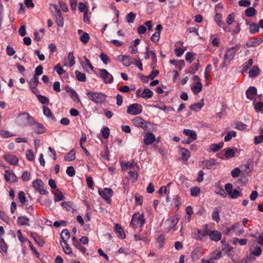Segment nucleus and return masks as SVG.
Segmentation results:
<instances>
[{
	"label": "nucleus",
	"mask_w": 263,
	"mask_h": 263,
	"mask_svg": "<svg viewBox=\"0 0 263 263\" xmlns=\"http://www.w3.org/2000/svg\"><path fill=\"white\" fill-rule=\"evenodd\" d=\"M180 153L182 156V159L183 160H187L190 157V152L185 148H181Z\"/></svg>",
	"instance_id": "32"
},
{
	"label": "nucleus",
	"mask_w": 263,
	"mask_h": 263,
	"mask_svg": "<svg viewBox=\"0 0 263 263\" xmlns=\"http://www.w3.org/2000/svg\"><path fill=\"white\" fill-rule=\"evenodd\" d=\"M222 257V254L220 251H217L216 252H214L212 254V256H211L212 260H217Z\"/></svg>",
	"instance_id": "63"
},
{
	"label": "nucleus",
	"mask_w": 263,
	"mask_h": 263,
	"mask_svg": "<svg viewBox=\"0 0 263 263\" xmlns=\"http://www.w3.org/2000/svg\"><path fill=\"white\" fill-rule=\"evenodd\" d=\"M257 95V89L254 86H250L246 90V95L247 99L252 101Z\"/></svg>",
	"instance_id": "16"
},
{
	"label": "nucleus",
	"mask_w": 263,
	"mask_h": 263,
	"mask_svg": "<svg viewBox=\"0 0 263 263\" xmlns=\"http://www.w3.org/2000/svg\"><path fill=\"white\" fill-rule=\"evenodd\" d=\"M0 135L5 138L10 137L13 136L9 131L2 130L0 131Z\"/></svg>",
	"instance_id": "62"
},
{
	"label": "nucleus",
	"mask_w": 263,
	"mask_h": 263,
	"mask_svg": "<svg viewBox=\"0 0 263 263\" xmlns=\"http://www.w3.org/2000/svg\"><path fill=\"white\" fill-rule=\"evenodd\" d=\"M76 152L74 149L71 150L68 154L64 157L65 161H71L74 160L76 158Z\"/></svg>",
	"instance_id": "34"
},
{
	"label": "nucleus",
	"mask_w": 263,
	"mask_h": 263,
	"mask_svg": "<svg viewBox=\"0 0 263 263\" xmlns=\"http://www.w3.org/2000/svg\"><path fill=\"white\" fill-rule=\"evenodd\" d=\"M98 192L100 195L107 202L110 201V197L113 195V191L111 189L105 188L103 190L99 189Z\"/></svg>",
	"instance_id": "8"
},
{
	"label": "nucleus",
	"mask_w": 263,
	"mask_h": 263,
	"mask_svg": "<svg viewBox=\"0 0 263 263\" xmlns=\"http://www.w3.org/2000/svg\"><path fill=\"white\" fill-rule=\"evenodd\" d=\"M153 96V92L149 88L144 89L141 97L145 99L151 98Z\"/></svg>",
	"instance_id": "27"
},
{
	"label": "nucleus",
	"mask_w": 263,
	"mask_h": 263,
	"mask_svg": "<svg viewBox=\"0 0 263 263\" xmlns=\"http://www.w3.org/2000/svg\"><path fill=\"white\" fill-rule=\"evenodd\" d=\"M89 39L90 37L89 34L87 32H83L81 36L80 40L83 44H85L88 42Z\"/></svg>",
	"instance_id": "43"
},
{
	"label": "nucleus",
	"mask_w": 263,
	"mask_h": 263,
	"mask_svg": "<svg viewBox=\"0 0 263 263\" xmlns=\"http://www.w3.org/2000/svg\"><path fill=\"white\" fill-rule=\"evenodd\" d=\"M241 196V194L240 192L236 189H234L232 190L231 194L229 195L230 197L233 199H235L237 198L239 196Z\"/></svg>",
	"instance_id": "57"
},
{
	"label": "nucleus",
	"mask_w": 263,
	"mask_h": 263,
	"mask_svg": "<svg viewBox=\"0 0 263 263\" xmlns=\"http://www.w3.org/2000/svg\"><path fill=\"white\" fill-rule=\"evenodd\" d=\"M70 96L74 101H77V102L79 103L81 102L79 97L74 90H73L70 92Z\"/></svg>",
	"instance_id": "50"
},
{
	"label": "nucleus",
	"mask_w": 263,
	"mask_h": 263,
	"mask_svg": "<svg viewBox=\"0 0 263 263\" xmlns=\"http://www.w3.org/2000/svg\"><path fill=\"white\" fill-rule=\"evenodd\" d=\"M66 174L69 177H72L75 174V170L73 166H68L66 169Z\"/></svg>",
	"instance_id": "60"
},
{
	"label": "nucleus",
	"mask_w": 263,
	"mask_h": 263,
	"mask_svg": "<svg viewBox=\"0 0 263 263\" xmlns=\"http://www.w3.org/2000/svg\"><path fill=\"white\" fill-rule=\"evenodd\" d=\"M254 108L257 111H262L263 110V103L261 102L256 103L255 104Z\"/></svg>",
	"instance_id": "64"
},
{
	"label": "nucleus",
	"mask_w": 263,
	"mask_h": 263,
	"mask_svg": "<svg viewBox=\"0 0 263 263\" xmlns=\"http://www.w3.org/2000/svg\"><path fill=\"white\" fill-rule=\"evenodd\" d=\"M118 60L126 67L129 66L132 63V59L129 57L125 55H119Z\"/></svg>",
	"instance_id": "17"
},
{
	"label": "nucleus",
	"mask_w": 263,
	"mask_h": 263,
	"mask_svg": "<svg viewBox=\"0 0 263 263\" xmlns=\"http://www.w3.org/2000/svg\"><path fill=\"white\" fill-rule=\"evenodd\" d=\"M39 83V78L36 77H33L32 79H31L29 83V87L31 89H34L36 88L37 85Z\"/></svg>",
	"instance_id": "33"
},
{
	"label": "nucleus",
	"mask_w": 263,
	"mask_h": 263,
	"mask_svg": "<svg viewBox=\"0 0 263 263\" xmlns=\"http://www.w3.org/2000/svg\"><path fill=\"white\" fill-rule=\"evenodd\" d=\"M136 18V14L134 12H130L126 15V19L128 23H133L134 20Z\"/></svg>",
	"instance_id": "49"
},
{
	"label": "nucleus",
	"mask_w": 263,
	"mask_h": 263,
	"mask_svg": "<svg viewBox=\"0 0 263 263\" xmlns=\"http://www.w3.org/2000/svg\"><path fill=\"white\" fill-rule=\"evenodd\" d=\"M75 75L78 80L80 82H85L86 80V76L84 73L81 72L78 70L75 71Z\"/></svg>",
	"instance_id": "37"
},
{
	"label": "nucleus",
	"mask_w": 263,
	"mask_h": 263,
	"mask_svg": "<svg viewBox=\"0 0 263 263\" xmlns=\"http://www.w3.org/2000/svg\"><path fill=\"white\" fill-rule=\"evenodd\" d=\"M68 59L69 60V66L71 67L75 64L74 57L73 53L72 52H70L68 55Z\"/></svg>",
	"instance_id": "52"
},
{
	"label": "nucleus",
	"mask_w": 263,
	"mask_h": 263,
	"mask_svg": "<svg viewBox=\"0 0 263 263\" xmlns=\"http://www.w3.org/2000/svg\"><path fill=\"white\" fill-rule=\"evenodd\" d=\"M223 142H221L218 144H212L210 146V150L211 152H216L223 147Z\"/></svg>",
	"instance_id": "28"
},
{
	"label": "nucleus",
	"mask_w": 263,
	"mask_h": 263,
	"mask_svg": "<svg viewBox=\"0 0 263 263\" xmlns=\"http://www.w3.org/2000/svg\"><path fill=\"white\" fill-rule=\"evenodd\" d=\"M160 34L159 32H155L151 36V40L154 42H157L159 40Z\"/></svg>",
	"instance_id": "61"
},
{
	"label": "nucleus",
	"mask_w": 263,
	"mask_h": 263,
	"mask_svg": "<svg viewBox=\"0 0 263 263\" xmlns=\"http://www.w3.org/2000/svg\"><path fill=\"white\" fill-rule=\"evenodd\" d=\"M34 119V118L27 112L20 113L17 116L18 124L23 127L31 125Z\"/></svg>",
	"instance_id": "2"
},
{
	"label": "nucleus",
	"mask_w": 263,
	"mask_h": 263,
	"mask_svg": "<svg viewBox=\"0 0 263 263\" xmlns=\"http://www.w3.org/2000/svg\"><path fill=\"white\" fill-rule=\"evenodd\" d=\"M60 245L62 246L64 251L67 254L72 253L71 248L68 246L66 241H61Z\"/></svg>",
	"instance_id": "31"
},
{
	"label": "nucleus",
	"mask_w": 263,
	"mask_h": 263,
	"mask_svg": "<svg viewBox=\"0 0 263 263\" xmlns=\"http://www.w3.org/2000/svg\"><path fill=\"white\" fill-rule=\"evenodd\" d=\"M221 211V207L218 206L214 209L212 214V219L216 222H219L220 220L219 212Z\"/></svg>",
	"instance_id": "22"
},
{
	"label": "nucleus",
	"mask_w": 263,
	"mask_h": 263,
	"mask_svg": "<svg viewBox=\"0 0 263 263\" xmlns=\"http://www.w3.org/2000/svg\"><path fill=\"white\" fill-rule=\"evenodd\" d=\"M29 218L25 216H18L17 218V223L21 226H29Z\"/></svg>",
	"instance_id": "26"
},
{
	"label": "nucleus",
	"mask_w": 263,
	"mask_h": 263,
	"mask_svg": "<svg viewBox=\"0 0 263 263\" xmlns=\"http://www.w3.org/2000/svg\"><path fill=\"white\" fill-rule=\"evenodd\" d=\"M236 136V133L235 131L232 130L229 132L227 135L224 137V140L226 142L229 141L232 139V137H235Z\"/></svg>",
	"instance_id": "42"
},
{
	"label": "nucleus",
	"mask_w": 263,
	"mask_h": 263,
	"mask_svg": "<svg viewBox=\"0 0 263 263\" xmlns=\"http://www.w3.org/2000/svg\"><path fill=\"white\" fill-rule=\"evenodd\" d=\"M62 206L67 211H70L73 209V204L70 201L64 202L61 203Z\"/></svg>",
	"instance_id": "47"
},
{
	"label": "nucleus",
	"mask_w": 263,
	"mask_h": 263,
	"mask_svg": "<svg viewBox=\"0 0 263 263\" xmlns=\"http://www.w3.org/2000/svg\"><path fill=\"white\" fill-rule=\"evenodd\" d=\"M194 55V53L191 52H187L185 55V60L190 63H192L193 61Z\"/></svg>",
	"instance_id": "53"
},
{
	"label": "nucleus",
	"mask_w": 263,
	"mask_h": 263,
	"mask_svg": "<svg viewBox=\"0 0 263 263\" xmlns=\"http://www.w3.org/2000/svg\"><path fill=\"white\" fill-rule=\"evenodd\" d=\"M18 199L23 204H25V203L27 202V200L26 199V197L25 196V193L24 192H20L18 194Z\"/></svg>",
	"instance_id": "54"
},
{
	"label": "nucleus",
	"mask_w": 263,
	"mask_h": 263,
	"mask_svg": "<svg viewBox=\"0 0 263 263\" xmlns=\"http://www.w3.org/2000/svg\"><path fill=\"white\" fill-rule=\"evenodd\" d=\"M202 90V84L199 82L198 81L196 82L194 86L192 88V90L194 92L195 94H197L199 92H200Z\"/></svg>",
	"instance_id": "35"
},
{
	"label": "nucleus",
	"mask_w": 263,
	"mask_h": 263,
	"mask_svg": "<svg viewBox=\"0 0 263 263\" xmlns=\"http://www.w3.org/2000/svg\"><path fill=\"white\" fill-rule=\"evenodd\" d=\"M102 135L104 139L108 138L109 136V129L108 127H105L102 130Z\"/></svg>",
	"instance_id": "56"
},
{
	"label": "nucleus",
	"mask_w": 263,
	"mask_h": 263,
	"mask_svg": "<svg viewBox=\"0 0 263 263\" xmlns=\"http://www.w3.org/2000/svg\"><path fill=\"white\" fill-rule=\"evenodd\" d=\"M235 155L234 150L231 148H228L225 152V156L227 158H232Z\"/></svg>",
	"instance_id": "44"
},
{
	"label": "nucleus",
	"mask_w": 263,
	"mask_h": 263,
	"mask_svg": "<svg viewBox=\"0 0 263 263\" xmlns=\"http://www.w3.org/2000/svg\"><path fill=\"white\" fill-rule=\"evenodd\" d=\"M178 221V219L177 217H173L168 219L166 221V223L168 226V230L173 229L176 225Z\"/></svg>",
	"instance_id": "25"
},
{
	"label": "nucleus",
	"mask_w": 263,
	"mask_h": 263,
	"mask_svg": "<svg viewBox=\"0 0 263 263\" xmlns=\"http://www.w3.org/2000/svg\"><path fill=\"white\" fill-rule=\"evenodd\" d=\"M149 55L152 56V63L151 65V67L153 69H154L157 66V57L155 52L153 50H149V48L147 47L146 48V52L145 55V59L147 60L149 59Z\"/></svg>",
	"instance_id": "9"
},
{
	"label": "nucleus",
	"mask_w": 263,
	"mask_h": 263,
	"mask_svg": "<svg viewBox=\"0 0 263 263\" xmlns=\"http://www.w3.org/2000/svg\"><path fill=\"white\" fill-rule=\"evenodd\" d=\"M5 173V179L6 181H11L12 182H16L17 181V177L13 172L6 170Z\"/></svg>",
	"instance_id": "15"
},
{
	"label": "nucleus",
	"mask_w": 263,
	"mask_h": 263,
	"mask_svg": "<svg viewBox=\"0 0 263 263\" xmlns=\"http://www.w3.org/2000/svg\"><path fill=\"white\" fill-rule=\"evenodd\" d=\"M43 113L45 116L48 118H53L52 114L48 107L46 106H43Z\"/></svg>",
	"instance_id": "48"
},
{
	"label": "nucleus",
	"mask_w": 263,
	"mask_h": 263,
	"mask_svg": "<svg viewBox=\"0 0 263 263\" xmlns=\"http://www.w3.org/2000/svg\"><path fill=\"white\" fill-rule=\"evenodd\" d=\"M87 95L89 100L96 104H101L105 102L107 96L104 93L99 92H93L89 91Z\"/></svg>",
	"instance_id": "3"
},
{
	"label": "nucleus",
	"mask_w": 263,
	"mask_h": 263,
	"mask_svg": "<svg viewBox=\"0 0 263 263\" xmlns=\"http://www.w3.org/2000/svg\"><path fill=\"white\" fill-rule=\"evenodd\" d=\"M259 24L256 23H252L249 27V31L251 34H254L259 31Z\"/></svg>",
	"instance_id": "36"
},
{
	"label": "nucleus",
	"mask_w": 263,
	"mask_h": 263,
	"mask_svg": "<svg viewBox=\"0 0 263 263\" xmlns=\"http://www.w3.org/2000/svg\"><path fill=\"white\" fill-rule=\"evenodd\" d=\"M155 140L156 138L153 133L147 132L145 134L143 142L145 145L152 144Z\"/></svg>",
	"instance_id": "14"
},
{
	"label": "nucleus",
	"mask_w": 263,
	"mask_h": 263,
	"mask_svg": "<svg viewBox=\"0 0 263 263\" xmlns=\"http://www.w3.org/2000/svg\"><path fill=\"white\" fill-rule=\"evenodd\" d=\"M208 235H209L210 238L212 240H213L215 241H219L221 238V233L216 230H214L211 232H210V231L209 230V234Z\"/></svg>",
	"instance_id": "19"
},
{
	"label": "nucleus",
	"mask_w": 263,
	"mask_h": 263,
	"mask_svg": "<svg viewBox=\"0 0 263 263\" xmlns=\"http://www.w3.org/2000/svg\"><path fill=\"white\" fill-rule=\"evenodd\" d=\"M263 42V40L260 38H253L252 41H250L249 42L246 43V46L249 48L252 47H255Z\"/></svg>",
	"instance_id": "21"
},
{
	"label": "nucleus",
	"mask_w": 263,
	"mask_h": 263,
	"mask_svg": "<svg viewBox=\"0 0 263 263\" xmlns=\"http://www.w3.org/2000/svg\"><path fill=\"white\" fill-rule=\"evenodd\" d=\"M214 20L220 27H221L224 24V22L222 21V15L219 13H216L215 14Z\"/></svg>",
	"instance_id": "41"
},
{
	"label": "nucleus",
	"mask_w": 263,
	"mask_h": 263,
	"mask_svg": "<svg viewBox=\"0 0 263 263\" xmlns=\"http://www.w3.org/2000/svg\"><path fill=\"white\" fill-rule=\"evenodd\" d=\"M240 45H236L235 46L227 49L226 54L224 55V59L221 64V68L226 67L228 66L231 62L233 60L236 52L239 50Z\"/></svg>",
	"instance_id": "1"
},
{
	"label": "nucleus",
	"mask_w": 263,
	"mask_h": 263,
	"mask_svg": "<svg viewBox=\"0 0 263 263\" xmlns=\"http://www.w3.org/2000/svg\"><path fill=\"white\" fill-rule=\"evenodd\" d=\"M145 223V219L143 214L139 215L138 213L134 214L130 221V225L133 227L137 226L138 224L142 227Z\"/></svg>",
	"instance_id": "4"
},
{
	"label": "nucleus",
	"mask_w": 263,
	"mask_h": 263,
	"mask_svg": "<svg viewBox=\"0 0 263 263\" xmlns=\"http://www.w3.org/2000/svg\"><path fill=\"white\" fill-rule=\"evenodd\" d=\"M43 67L42 65L38 66L35 69V74L33 77H38L43 73Z\"/></svg>",
	"instance_id": "55"
},
{
	"label": "nucleus",
	"mask_w": 263,
	"mask_h": 263,
	"mask_svg": "<svg viewBox=\"0 0 263 263\" xmlns=\"http://www.w3.org/2000/svg\"><path fill=\"white\" fill-rule=\"evenodd\" d=\"M54 195V200L55 202L63 200L64 199V196L61 192L59 193L53 192Z\"/></svg>",
	"instance_id": "46"
},
{
	"label": "nucleus",
	"mask_w": 263,
	"mask_h": 263,
	"mask_svg": "<svg viewBox=\"0 0 263 263\" xmlns=\"http://www.w3.org/2000/svg\"><path fill=\"white\" fill-rule=\"evenodd\" d=\"M204 104L203 100H202L200 102L192 104L190 105V108L192 110L197 111L202 108Z\"/></svg>",
	"instance_id": "29"
},
{
	"label": "nucleus",
	"mask_w": 263,
	"mask_h": 263,
	"mask_svg": "<svg viewBox=\"0 0 263 263\" xmlns=\"http://www.w3.org/2000/svg\"><path fill=\"white\" fill-rule=\"evenodd\" d=\"M99 76L104 80V83L106 84H111L113 82V76L105 69L99 70Z\"/></svg>",
	"instance_id": "7"
},
{
	"label": "nucleus",
	"mask_w": 263,
	"mask_h": 263,
	"mask_svg": "<svg viewBox=\"0 0 263 263\" xmlns=\"http://www.w3.org/2000/svg\"><path fill=\"white\" fill-rule=\"evenodd\" d=\"M183 133L185 136H188L189 138L190 139L191 141H194L197 138L196 132L191 129H185L183 130Z\"/></svg>",
	"instance_id": "20"
},
{
	"label": "nucleus",
	"mask_w": 263,
	"mask_h": 263,
	"mask_svg": "<svg viewBox=\"0 0 263 263\" xmlns=\"http://www.w3.org/2000/svg\"><path fill=\"white\" fill-rule=\"evenodd\" d=\"M253 63V60L250 59L247 62L243 65L242 72H247L249 69L251 68Z\"/></svg>",
	"instance_id": "38"
},
{
	"label": "nucleus",
	"mask_w": 263,
	"mask_h": 263,
	"mask_svg": "<svg viewBox=\"0 0 263 263\" xmlns=\"http://www.w3.org/2000/svg\"><path fill=\"white\" fill-rule=\"evenodd\" d=\"M36 97L42 104H48L49 101L46 97L41 95H36Z\"/></svg>",
	"instance_id": "45"
},
{
	"label": "nucleus",
	"mask_w": 263,
	"mask_h": 263,
	"mask_svg": "<svg viewBox=\"0 0 263 263\" xmlns=\"http://www.w3.org/2000/svg\"><path fill=\"white\" fill-rule=\"evenodd\" d=\"M6 53L9 56H12L15 53V51L10 45H8L6 48Z\"/></svg>",
	"instance_id": "58"
},
{
	"label": "nucleus",
	"mask_w": 263,
	"mask_h": 263,
	"mask_svg": "<svg viewBox=\"0 0 263 263\" xmlns=\"http://www.w3.org/2000/svg\"><path fill=\"white\" fill-rule=\"evenodd\" d=\"M7 245L4 241V239L0 237V252L6 254L7 252Z\"/></svg>",
	"instance_id": "30"
},
{
	"label": "nucleus",
	"mask_w": 263,
	"mask_h": 263,
	"mask_svg": "<svg viewBox=\"0 0 263 263\" xmlns=\"http://www.w3.org/2000/svg\"><path fill=\"white\" fill-rule=\"evenodd\" d=\"M260 69L258 66L254 65L252 67L251 69L249 71V75L251 78H254L257 76L259 73Z\"/></svg>",
	"instance_id": "23"
},
{
	"label": "nucleus",
	"mask_w": 263,
	"mask_h": 263,
	"mask_svg": "<svg viewBox=\"0 0 263 263\" xmlns=\"http://www.w3.org/2000/svg\"><path fill=\"white\" fill-rule=\"evenodd\" d=\"M4 158L11 165H16L17 164L18 160L17 158L12 155H5Z\"/></svg>",
	"instance_id": "18"
},
{
	"label": "nucleus",
	"mask_w": 263,
	"mask_h": 263,
	"mask_svg": "<svg viewBox=\"0 0 263 263\" xmlns=\"http://www.w3.org/2000/svg\"><path fill=\"white\" fill-rule=\"evenodd\" d=\"M133 123L136 126L142 128L144 129H147L146 122L140 117H136L132 120Z\"/></svg>",
	"instance_id": "12"
},
{
	"label": "nucleus",
	"mask_w": 263,
	"mask_h": 263,
	"mask_svg": "<svg viewBox=\"0 0 263 263\" xmlns=\"http://www.w3.org/2000/svg\"><path fill=\"white\" fill-rule=\"evenodd\" d=\"M142 111V106L138 103H134L128 106L127 113L129 115L136 116Z\"/></svg>",
	"instance_id": "6"
},
{
	"label": "nucleus",
	"mask_w": 263,
	"mask_h": 263,
	"mask_svg": "<svg viewBox=\"0 0 263 263\" xmlns=\"http://www.w3.org/2000/svg\"><path fill=\"white\" fill-rule=\"evenodd\" d=\"M32 185L35 190L39 192L41 194H46V190L44 189V183L41 179H36L33 181Z\"/></svg>",
	"instance_id": "11"
},
{
	"label": "nucleus",
	"mask_w": 263,
	"mask_h": 263,
	"mask_svg": "<svg viewBox=\"0 0 263 263\" xmlns=\"http://www.w3.org/2000/svg\"><path fill=\"white\" fill-rule=\"evenodd\" d=\"M225 192H226L229 196L231 194L233 190V185L231 183H228L225 184L224 186Z\"/></svg>",
	"instance_id": "59"
},
{
	"label": "nucleus",
	"mask_w": 263,
	"mask_h": 263,
	"mask_svg": "<svg viewBox=\"0 0 263 263\" xmlns=\"http://www.w3.org/2000/svg\"><path fill=\"white\" fill-rule=\"evenodd\" d=\"M256 10L253 7H249L246 10L245 14L248 17H252L256 14Z\"/></svg>",
	"instance_id": "40"
},
{
	"label": "nucleus",
	"mask_w": 263,
	"mask_h": 263,
	"mask_svg": "<svg viewBox=\"0 0 263 263\" xmlns=\"http://www.w3.org/2000/svg\"><path fill=\"white\" fill-rule=\"evenodd\" d=\"M202 163L203 165V168H206L209 170L215 169L216 168V166L218 164L216 160L213 159L205 160L202 162Z\"/></svg>",
	"instance_id": "13"
},
{
	"label": "nucleus",
	"mask_w": 263,
	"mask_h": 263,
	"mask_svg": "<svg viewBox=\"0 0 263 263\" xmlns=\"http://www.w3.org/2000/svg\"><path fill=\"white\" fill-rule=\"evenodd\" d=\"M200 189L198 187H193L191 189V195L192 196L196 197L199 194Z\"/></svg>",
	"instance_id": "51"
},
{
	"label": "nucleus",
	"mask_w": 263,
	"mask_h": 263,
	"mask_svg": "<svg viewBox=\"0 0 263 263\" xmlns=\"http://www.w3.org/2000/svg\"><path fill=\"white\" fill-rule=\"evenodd\" d=\"M30 126L37 134H42L46 132L45 127L42 124L35 121L34 119Z\"/></svg>",
	"instance_id": "10"
},
{
	"label": "nucleus",
	"mask_w": 263,
	"mask_h": 263,
	"mask_svg": "<svg viewBox=\"0 0 263 263\" xmlns=\"http://www.w3.org/2000/svg\"><path fill=\"white\" fill-rule=\"evenodd\" d=\"M209 234V230L208 228V226L205 225V228L203 230L197 229V232L192 234V237L195 239L203 241V237L208 235Z\"/></svg>",
	"instance_id": "5"
},
{
	"label": "nucleus",
	"mask_w": 263,
	"mask_h": 263,
	"mask_svg": "<svg viewBox=\"0 0 263 263\" xmlns=\"http://www.w3.org/2000/svg\"><path fill=\"white\" fill-rule=\"evenodd\" d=\"M115 228L116 232L118 234V236L120 237L122 239L125 238V234L121 226L116 223L115 224Z\"/></svg>",
	"instance_id": "24"
},
{
	"label": "nucleus",
	"mask_w": 263,
	"mask_h": 263,
	"mask_svg": "<svg viewBox=\"0 0 263 263\" xmlns=\"http://www.w3.org/2000/svg\"><path fill=\"white\" fill-rule=\"evenodd\" d=\"M61 237L63 239L62 241H66L70 237V233L67 229L63 230L61 234Z\"/></svg>",
	"instance_id": "39"
}]
</instances>
